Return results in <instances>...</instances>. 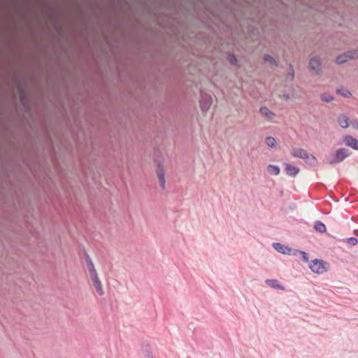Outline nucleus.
<instances>
[{
  "mask_svg": "<svg viewBox=\"0 0 358 358\" xmlns=\"http://www.w3.org/2000/svg\"><path fill=\"white\" fill-rule=\"evenodd\" d=\"M143 353L144 358H154L150 346L148 344L143 346Z\"/></svg>",
  "mask_w": 358,
  "mask_h": 358,
  "instance_id": "obj_19",
  "label": "nucleus"
},
{
  "mask_svg": "<svg viewBox=\"0 0 358 358\" xmlns=\"http://www.w3.org/2000/svg\"><path fill=\"white\" fill-rule=\"evenodd\" d=\"M338 123L342 128H344V129L348 128L349 127L348 117L343 114L338 115Z\"/></svg>",
  "mask_w": 358,
  "mask_h": 358,
  "instance_id": "obj_15",
  "label": "nucleus"
},
{
  "mask_svg": "<svg viewBox=\"0 0 358 358\" xmlns=\"http://www.w3.org/2000/svg\"><path fill=\"white\" fill-rule=\"evenodd\" d=\"M351 124L355 129H358V120H352Z\"/></svg>",
  "mask_w": 358,
  "mask_h": 358,
  "instance_id": "obj_29",
  "label": "nucleus"
},
{
  "mask_svg": "<svg viewBox=\"0 0 358 358\" xmlns=\"http://www.w3.org/2000/svg\"><path fill=\"white\" fill-rule=\"evenodd\" d=\"M282 98L284 100L288 101L289 99V95L288 94H284Z\"/></svg>",
  "mask_w": 358,
  "mask_h": 358,
  "instance_id": "obj_30",
  "label": "nucleus"
},
{
  "mask_svg": "<svg viewBox=\"0 0 358 358\" xmlns=\"http://www.w3.org/2000/svg\"><path fill=\"white\" fill-rule=\"evenodd\" d=\"M213 103L212 96L208 94H201L199 104L201 111L206 113L210 108Z\"/></svg>",
  "mask_w": 358,
  "mask_h": 358,
  "instance_id": "obj_5",
  "label": "nucleus"
},
{
  "mask_svg": "<svg viewBox=\"0 0 358 358\" xmlns=\"http://www.w3.org/2000/svg\"><path fill=\"white\" fill-rule=\"evenodd\" d=\"M347 242L352 245H355L358 243V239L355 237H350L348 238Z\"/></svg>",
  "mask_w": 358,
  "mask_h": 358,
  "instance_id": "obj_28",
  "label": "nucleus"
},
{
  "mask_svg": "<svg viewBox=\"0 0 358 358\" xmlns=\"http://www.w3.org/2000/svg\"><path fill=\"white\" fill-rule=\"evenodd\" d=\"M358 58V50H350L345 51V52L340 54L335 59L336 64H343L348 60Z\"/></svg>",
  "mask_w": 358,
  "mask_h": 358,
  "instance_id": "obj_2",
  "label": "nucleus"
},
{
  "mask_svg": "<svg viewBox=\"0 0 358 358\" xmlns=\"http://www.w3.org/2000/svg\"><path fill=\"white\" fill-rule=\"evenodd\" d=\"M265 143L271 148H275L277 145L276 141L273 136H267L265 138Z\"/></svg>",
  "mask_w": 358,
  "mask_h": 358,
  "instance_id": "obj_22",
  "label": "nucleus"
},
{
  "mask_svg": "<svg viewBox=\"0 0 358 358\" xmlns=\"http://www.w3.org/2000/svg\"><path fill=\"white\" fill-rule=\"evenodd\" d=\"M285 171L287 176L295 177L299 173L300 169L289 163H285Z\"/></svg>",
  "mask_w": 358,
  "mask_h": 358,
  "instance_id": "obj_11",
  "label": "nucleus"
},
{
  "mask_svg": "<svg viewBox=\"0 0 358 358\" xmlns=\"http://www.w3.org/2000/svg\"><path fill=\"white\" fill-rule=\"evenodd\" d=\"M343 142L347 146L358 150V139H356L350 135H347L343 138Z\"/></svg>",
  "mask_w": 358,
  "mask_h": 358,
  "instance_id": "obj_10",
  "label": "nucleus"
},
{
  "mask_svg": "<svg viewBox=\"0 0 358 358\" xmlns=\"http://www.w3.org/2000/svg\"><path fill=\"white\" fill-rule=\"evenodd\" d=\"M294 78V70L293 68V66L292 64H289V72L287 75L286 79L287 80H292Z\"/></svg>",
  "mask_w": 358,
  "mask_h": 358,
  "instance_id": "obj_24",
  "label": "nucleus"
},
{
  "mask_svg": "<svg viewBox=\"0 0 358 358\" xmlns=\"http://www.w3.org/2000/svg\"><path fill=\"white\" fill-rule=\"evenodd\" d=\"M156 173L159 185L162 189H164L166 187V180L164 176V169L162 163H158Z\"/></svg>",
  "mask_w": 358,
  "mask_h": 358,
  "instance_id": "obj_7",
  "label": "nucleus"
},
{
  "mask_svg": "<svg viewBox=\"0 0 358 358\" xmlns=\"http://www.w3.org/2000/svg\"><path fill=\"white\" fill-rule=\"evenodd\" d=\"M336 92L345 98H349L352 96V93L348 89L344 87L337 88Z\"/></svg>",
  "mask_w": 358,
  "mask_h": 358,
  "instance_id": "obj_20",
  "label": "nucleus"
},
{
  "mask_svg": "<svg viewBox=\"0 0 358 358\" xmlns=\"http://www.w3.org/2000/svg\"><path fill=\"white\" fill-rule=\"evenodd\" d=\"M263 60L265 63L268 62L271 65H274L276 66H278V63H277L276 60L271 55H270L268 54H265L264 55Z\"/></svg>",
  "mask_w": 358,
  "mask_h": 358,
  "instance_id": "obj_21",
  "label": "nucleus"
},
{
  "mask_svg": "<svg viewBox=\"0 0 358 358\" xmlns=\"http://www.w3.org/2000/svg\"><path fill=\"white\" fill-rule=\"evenodd\" d=\"M308 68L313 71L317 75L322 73V61L318 56L310 59Z\"/></svg>",
  "mask_w": 358,
  "mask_h": 358,
  "instance_id": "obj_6",
  "label": "nucleus"
},
{
  "mask_svg": "<svg viewBox=\"0 0 358 358\" xmlns=\"http://www.w3.org/2000/svg\"><path fill=\"white\" fill-rule=\"evenodd\" d=\"M267 171L271 175L278 176L280 174V169L277 165L269 164L267 166Z\"/></svg>",
  "mask_w": 358,
  "mask_h": 358,
  "instance_id": "obj_18",
  "label": "nucleus"
},
{
  "mask_svg": "<svg viewBox=\"0 0 358 358\" xmlns=\"http://www.w3.org/2000/svg\"><path fill=\"white\" fill-rule=\"evenodd\" d=\"M314 229L316 231L320 233H324L327 230L325 224L319 220L315 222Z\"/></svg>",
  "mask_w": 358,
  "mask_h": 358,
  "instance_id": "obj_17",
  "label": "nucleus"
},
{
  "mask_svg": "<svg viewBox=\"0 0 358 358\" xmlns=\"http://www.w3.org/2000/svg\"><path fill=\"white\" fill-rule=\"evenodd\" d=\"M306 164L311 167H315L318 164V160L315 156L308 152L306 155H305V158L303 159Z\"/></svg>",
  "mask_w": 358,
  "mask_h": 358,
  "instance_id": "obj_12",
  "label": "nucleus"
},
{
  "mask_svg": "<svg viewBox=\"0 0 358 358\" xmlns=\"http://www.w3.org/2000/svg\"><path fill=\"white\" fill-rule=\"evenodd\" d=\"M17 83V90L19 91L20 94H21L22 96V98L24 97V87H22V85H21L20 82L19 80H17L16 82Z\"/></svg>",
  "mask_w": 358,
  "mask_h": 358,
  "instance_id": "obj_27",
  "label": "nucleus"
},
{
  "mask_svg": "<svg viewBox=\"0 0 358 358\" xmlns=\"http://www.w3.org/2000/svg\"><path fill=\"white\" fill-rule=\"evenodd\" d=\"M334 99V97L329 94H321V100L326 103H329Z\"/></svg>",
  "mask_w": 358,
  "mask_h": 358,
  "instance_id": "obj_23",
  "label": "nucleus"
},
{
  "mask_svg": "<svg viewBox=\"0 0 358 358\" xmlns=\"http://www.w3.org/2000/svg\"><path fill=\"white\" fill-rule=\"evenodd\" d=\"M350 152L348 149L341 148L336 150L334 157L328 160L327 163L334 165L339 164L344 161L345 158L350 156Z\"/></svg>",
  "mask_w": 358,
  "mask_h": 358,
  "instance_id": "obj_3",
  "label": "nucleus"
},
{
  "mask_svg": "<svg viewBox=\"0 0 358 358\" xmlns=\"http://www.w3.org/2000/svg\"><path fill=\"white\" fill-rule=\"evenodd\" d=\"M84 256H85L87 267V269L89 271L90 277H92V276L98 275L97 272L95 269L94 265L93 264V262L91 259L89 255L86 252H85Z\"/></svg>",
  "mask_w": 358,
  "mask_h": 358,
  "instance_id": "obj_9",
  "label": "nucleus"
},
{
  "mask_svg": "<svg viewBox=\"0 0 358 358\" xmlns=\"http://www.w3.org/2000/svg\"><path fill=\"white\" fill-rule=\"evenodd\" d=\"M273 247L276 251L283 255L291 256H296L298 255L297 249H292V248L286 246L280 243H274L273 244Z\"/></svg>",
  "mask_w": 358,
  "mask_h": 358,
  "instance_id": "obj_4",
  "label": "nucleus"
},
{
  "mask_svg": "<svg viewBox=\"0 0 358 358\" xmlns=\"http://www.w3.org/2000/svg\"><path fill=\"white\" fill-rule=\"evenodd\" d=\"M298 254H300L301 256V260L303 262H309V257H308V254L304 251H301V250H298Z\"/></svg>",
  "mask_w": 358,
  "mask_h": 358,
  "instance_id": "obj_25",
  "label": "nucleus"
},
{
  "mask_svg": "<svg viewBox=\"0 0 358 358\" xmlns=\"http://www.w3.org/2000/svg\"><path fill=\"white\" fill-rule=\"evenodd\" d=\"M309 268L315 273L322 274L328 270V264L322 259H315L309 264Z\"/></svg>",
  "mask_w": 358,
  "mask_h": 358,
  "instance_id": "obj_1",
  "label": "nucleus"
},
{
  "mask_svg": "<svg viewBox=\"0 0 358 358\" xmlns=\"http://www.w3.org/2000/svg\"><path fill=\"white\" fill-rule=\"evenodd\" d=\"M308 154V152L301 148H294L291 152V155L294 157L299 158V159H303L305 158V155Z\"/></svg>",
  "mask_w": 358,
  "mask_h": 358,
  "instance_id": "obj_14",
  "label": "nucleus"
},
{
  "mask_svg": "<svg viewBox=\"0 0 358 358\" xmlns=\"http://www.w3.org/2000/svg\"><path fill=\"white\" fill-rule=\"evenodd\" d=\"M266 284L269 286L270 287H272L275 289L278 290H284L285 287L283 285H282L279 281L276 279H266L265 280Z\"/></svg>",
  "mask_w": 358,
  "mask_h": 358,
  "instance_id": "obj_13",
  "label": "nucleus"
},
{
  "mask_svg": "<svg viewBox=\"0 0 358 358\" xmlns=\"http://www.w3.org/2000/svg\"><path fill=\"white\" fill-rule=\"evenodd\" d=\"M90 279L92 282V285L96 289L97 294L99 296H103L104 294V291L103 289L102 283L98 276V275L90 277Z\"/></svg>",
  "mask_w": 358,
  "mask_h": 358,
  "instance_id": "obj_8",
  "label": "nucleus"
},
{
  "mask_svg": "<svg viewBox=\"0 0 358 358\" xmlns=\"http://www.w3.org/2000/svg\"><path fill=\"white\" fill-rule=\"evenodd\" d=\"M259 111L262 115L265 116L266 117H267L269 120L273 119L275 116V113H273L272 111H271L266 106L261 107L259 109Z\"/></svg>",
  "mask_w": 358,
  "mask_h": 358,
  "instance_id": "obj_16",
  "label": "nucleus"
},
{
  "mask_svg": "<svg viewBox=\"0 0 358 358\" xmlns=\"http://www.w3.org/2000/svg\"><path fill=\"white\" fill-rule=\"evenodd\" d=\"M227 59L230 64L231 65H236L237 64V59L236 56L234 54L229 53L227 57Z\"/></svg>",
  "mask_w": 358,
  "mask_h": 358,
  "instance_id": "obj_26",
  "label": "nucleus"
}]
</instances>
